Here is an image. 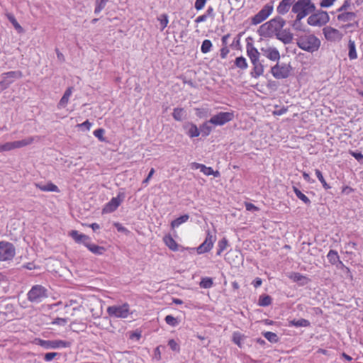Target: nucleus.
<instances>
[{"label": "nucleus", "mask_w": 363, "mask_h": 363, "mask_svg": "<svg viewBox=\"0 0 363 363\" xmlns=\"http://www.w3.org/2000/svg\"><path fill=\"white\" fill-rule=\"evenodd\" d=\"M320 40L313 34H304L296 38V45L301 50L313 53L320 46Z\"/></svg>", "instance_id": "obj_1"}, {"label": "nucleus", "mask_w": 363, "mask_h": 363, "mask_svg": "<svg viewBox=\"0 0 363 363\" xmlns=\"http://www.w3.org/2000/svg\"><path fill=\"white\" fill-rule=\"evenodd\" d=\"M315 9L314 4L311 0H298L294 3L291 11L299 16V17H306L308 14L313 13Z\"/></svg>", "instance_id": "obj_2"}, {"label": "nucleus", "mask_w": 363, "mask_h": 363, "mask_svg": "<svg viewBox=\"0 0 363 363\" xmlns=\"http://www.w3.org/2000/svg\"><path fill=\"white\" fill-rule=\"evenodd\" d=\"M48 297V289L40 284L33 286L27 294L28 300L34 303H39Z\"/></svg>", "instance_id": "obj_3"}, {"label": "nucleus", "mask_w": 363, "mask_h": 363, "mask_svg": "<svg viewBox=\"0 0 363 363\" xmlns=\"http://www.w3.org/2000/svg\"><path fill=\"white\" fill-rule=\"evenodd\" d=\"M285 24L286 21L283 18L276 16L268 22L262 24L260 26V29L264 30L267 34L274 33L275 35L283 29Z\"/></svg>", "instance_id": "obj_4"}, {"label": "nucleus", "mask_w": 363, "mask_h": 363, "mask_svg": "<svg viewBox=\"0 0 363 363\" xmlns=\"http://www.w3.org/2000/svg\"><path fill=\"white\" fill-rule=\"evenodd\" d=\"M16 255L14 245L9 242H0V261L6 262L11 260Z\"/></svg>", "instance_id": "obj_5"}, {"label": "nucleus", "mask_w": 363, "mask_h": 363, "mask_svg": "<svg viewBox=\"0 0 363 363\" xmlns=\"http://www.w3.org/2000/svg\"><path fill=\"white\" fill-rule=\"evenodd\" d=\"M107 313L110 316L117 318H125L130 315L129 305L124 303L121 306H111L107 308Z\"/></svg>", "instance_id": "obj_6"}, {"label": "nucleus", "mask_w": 363, "mask_h": 363, "mask_svg": "<svg viewBox=\"0 0 363 363\" xmlns=\"http://www.w3.org/2000/svg\"><path fill=\"white\" fill-rule=\"evenodd\" d=\"M235 117L234 112H219L218 113L213 116L209 122L215 126H221L233 120Z\"/></svg>", "instance_id": "obj_7"}, {"label": "nucleus", "mask_w": 363, "mask_h": 363, "mask_svg": "<svg viewBox=\"0 0 363 363\" xmlns=\"http://www.w3.org/2000/svg\"><path fill=\"white\" fill-rule=\"evenodd\" d=\"M38 345L45 349H57L69 347L71 343L67 341L55 340H44L41 339L37 340Z\"/></svg>", "instance_id": "obj_8"}, {"label": "nucleus", "mask_w": 363, "mask_h": 363, "mask_svg": "<svg viewBox=\"0 0 363 363\" xmlns=\"http://www.w3.org/2000/svg\"><path fill=\"white\" fill-rule=\"evenodd\" d=\"M125 194L124 192H119L116 197H113L104 207L102 212L104 213H110L115 211L121 203L125 199Z\"/></svg>", "instance_id": "obj_9"}, {"label": "nucleus", "mask_w": 363, "mask_h": 363, "mask_svg": "<svg viewBox=\"0 0 363 363\" xmlns=\"http://www.w3.org/2000/svg\"><path fill=\"white\" fill-rule=\"evenodd\" d=\"M308 23L313 26H322L329 21V16L326 11H320L311 15L308 18Z\"/></svg>", "instance_id": "obj_10"}, {"label": "nucleus", "mask_w": 363, "mask_h": 363, "mask_svg": "<svg viewBox=\"0 0 363 363\" xmlns=\"http://www.w3.org/2000/svg\"><path fill=\"white\" fill-rule=\"evenodd\" d=\"M290 66L286 64H276L271 68V73L276 79H281L287 78L290 74Z\"/></svg>", "instance_id": "obj_11"}, {"label": "nucleus", "mask_w": 363, "mask_h": 363, "mask_svg": "<svg viewBox=\"0 0 363 363\" xmlns=\"http://www.w3.org/2000/svg\"><path fill=\"white\" fill-rule=\"evenodd\" d=\"M273 9V6L269 4L264 5L263 8L252 18V24L257 25L264 21L272 13Z\"/></svg>", "instance_id": "obj_12"}, {"label": "nucleus", "mask_w": 363, "mask_h": 363, "mask_svg": "<svg viewBox=\"0 0 363 363\" xmlns=\"http://www.w3.org/2000/svg\"><path fill=\"white\" fill-rule=\"evenodd\" d=\"M216 240V235H212L211 232L208 230L205 240L196 248L197 253L203 254L209 252L212 249Z\"/></svg>", "instance_id": "obj_13"}, {"label": "nucleus", "mask_w": 363, "mask_h": 363, "mask_svg": "<svg viewBox=\"0 0 363 363\" xmlns=\"http://www.w3.org/2000/svg\"><path fill=\"white\" fill-rule=\"evenodd\" d=\"M323 34L328 41H340L342 38V33L337 29L332 27H326L323 28Z\"/></svg>", "instance_id": "obj_14"}, {"label": "nucleus", "mask_w": 363, "mask_h": 363, "mask_svg": "<svg viewBox=\"0 0 363 363\" xmlns=\"http://www.w3.org/2000/svg\"><path fill=\"white\" fill-rule=\"evenodd\" d=\"M261 52L263 53L264 56H266L269 60L272 61H277L280 58V54L278 50L276 48L272 47H267L262 48L260 49Z\"/></svg>", "instance_id": "obj_15"}, {"label": "nucleus", "mask_w": 363, "mask_h": 363, "mask_svg": "<svg viewBox=\"0 0 363 363\" xmlns=\"http://www.w3.org/2000/svg\"><path fill=\"white\" fill-rule=\"evenodd\" d=\"M251 63L253 67L250 72V76L252 78L257 79L264 73V65H262L259 59L251 61Z\"/></svg>", "instance_id": "obj_16"}, {"label": "nucleus", "mask_w": 363, "mask_h": 363, "mask_svg": "<svg viewBox=\"0 0 363 363\" xmlns=\"http://www.w3.org/2000/svg\"><path fill=\"white\" fill-rule=\"evenodd\" d=\"M276 38L284 44H290L293 41L294 35L289 29H282L275 34Z\"/></svg>", "instance_id": "obj_17"}, {"label": "nucleus", "mask_w": 363, "mask_h": 363, "mask_svg": "<svg viewBox=\"0 0 363 363\" xmlns=\"http://www.w3.org/2000/svg\"><path fill=\"white\" fill-rule=\"evenodd\" d=\"M69 235L72 237V238L77 243H82L86 246V245L89 243V242L91 240V238L82 233H79L77 230H72L69 233Z\"/></svg>", "instance_id": "obj_18"}, {"label": "nucleus", "mask_w": 363, "mask_h": 363, "mask_svg": "<svg viewBox=\"0 0 363 363\" xmlns=\"http://www.w3.org/2000/svg\"><path fill=\"white\" fill-rule=\"evenodd\" d=\"M295 0H282L277 7V11L279 14L284 15L286 13L291 6L294 5Z\"/></svg>", "instance_id": "obj_19"}, {"label": "nucleus", "mask_w": 363, "mask_h": 363, "mask_svg": "<svg viewBox=\"0 0 363 363\" xmlns=\"http://www.w3.org/2000/svg\"><path fill=\"white\" fill-rule=\"evenodd\" d=\"M247 55L249 57L250 62L259 59L260 53L256 48L250 43H247L246 45Z\"/></svg>", "instance_id": "obj_20"}, {"label": "nucleus", "mask_w": 363, "mask_h": 363, "mask_svg": "<svg viewBox=\"0 0 363 363\" xmlns=\"http://www.w3.org/2000/svg\"><path fill=\"white\" fill-rule=\"evenodd\" d=\"M289 278L294 282L298 283L301 286H304L307 284L310 279L298 272H293L289 275Z\"/></svg>", "instance_id": "obj_21"}, {"label": "nucleus", "mask_w": 363, "mask_h": 363, "mask_svg": "<svg viewBox=\"0 0 363 363\" xmlns=\"http://www.w3.org/2000/svg\"><path fill=\"white\" fill-rule=\"evenodd\" d=\"M35 186L43 191L59 192L58 187L52 182H48L47 184L36 183Z\"/></svg>", "instance_id": "obj_22"}, {"label": "nucleus", "mask_w": 363, "mask_h": 363, "mask_svg": "<svg viewBox=\"0 0 363 363\" xmlns=\"http://www.w3.org/2000/svg\"><path fill=\"white\" fill-rule=\"evenodd\" d=\"M163 241L171 250L174 252L179 250V245L170 235H164L163 238Z\"/></svg>", "instance_id": "obj_23"}, {"label": "nucleus", "mask_w": 363, "mask_h": 363, "mask_svg": "<svg viewBox=\"0 0 363 363\" xmlns=\"http://www.w3.org/2000/svg\"><path fill=\"white\" fill-rule=\"evenodd\" d=\"M185 128L187 129L186 134L190 138L198 137L200 135V128H198L197 126L194 123H189L185 125Z\"/></svg>", "instance_id": "obj_24"}, {"label": "nucleus", "mask_w": 363, "mask_h": 363, "mask_svg": "<svg viewBox=\"0 0 363 363\" xmlns=\"http://www.w3.org/2000/svg\"><path fill=\"white\" fill-rule=\"evenodd\" d=\"M357 15L354 12H342L339 15H337V18L340 21L342 22H348L354 21L356 18Z\"/></svg>", "instance_id": "obj_25"}, {"label": "nucleus", "mask_w": 363, "mask_h": 363, "mask_svg": "<svg viewBox=\"0 0 363 363\" xmlns=\"http://www.w3.org/2000/svg\"><path fill=\"white\" fill-rule=\"evenodd\" d=\"M289 326H294L296 328L308 327V326H310L311 323L309 320H308L306 319L301 318L298 320L294 319V320L289 321Z\"/></svg>", "instance_id": "obj_26"}, {"label": "nucleus", "mask_w": 363, "mask_h": 363, "mask_svg": "<svg viewBox=\"0 0 363 363\" xmlns=\"http://www.w3.org/2000/svg\"><path fill=\"white\" fill-rule=\"evenodd\" d=\"M212 129L211 123L208 120L200 125V133H201L202 136L206 137L210 135Z\"/></svg>", "instance_id": "obj_27"}, {"label": "nucleus", "mask_w": 363, "mask_h": 363, "mask_svg": "<svg viewBox=\"0 0 363 363\" xmlns=\"http://www.w3.org/2000/svg\"><path fill=\"white\" fill-rule=\"evenodd\" d=\"M92 253L95 255H102L105 249L104 247L99 246L94 244L91 243V240L89 242V243L86 246Z\"/></svg>", "instance_id": "obj_28"}, {"label": "nucleus", "mask_w": 363, "mask_h": 363, "mask_svg": "<svg viewBox=\"0 0 363 363\" xmlns=\"http://www.w3.org/2000/svg\"><path fill=\"white\" fill-rule=\"evenodd\" d=\"M272 298L270 296L267 294H262L259 297L258 305L259 306L266 307L271 305Z\"/></svg>", "instance_id": "obj_29"}, {"label": "nucleus", "mask_w": 363, "mask_h": 363, "mask_svg": "<svg viewBox=\"0 0 363 363\" xmlns=\"http://www.w3.org/2000/svg\"><path fill=\"white\" fill-rule=\"evenodd\" d=\"M189 218V216L188 214H184L183 216H181L180 217L174 219L171 223V227L172 228H178L180 225L182 223L186 222Z\"/></svg>", "instance_id": "obj_30"}, {"label": "nucleus", "mask_w": 363, "mask_h": 363, "mask_svg": "<svg viewBox=\"0 0 363 363\" xmlns=\"http://www.w3.org/2000/svg\"><path fill=\"white\" fill-rule=\"evenodd\" d=\"M33 141H34V138L33 137H28L21 140H17V141H13V142H14L15 148L17 149V148H21V147L27 146L28 145H30Z\"/></svg>", "instance_id": "obj_31"}, {"label": "nucleus", "mask_w": 363, "mask_h": 363, "mask_svg": "<svg viewBox=\"0 0 363 363\" xmlns=\"http://www.w3.org/2000/svg\"><path fill=\"white\" fill-rule=\"evenodd\" d=\"M327 258H328L329 262L333 265L337 264V262L340 259V257L338 255L337 252L334 250H330L328 252V253L327 255Z\"/></svg>", "instance_id": "obj_32"}, {"label": "nucleus", "mask_w": 363, "mask_h": 363, "mask_svg": "<svg viewBox=\"0 0 363 363\" xmlns=\"http://www.w3.org/2000/svg\"><path fill=\"white\" fill-rule=\"evenodd\" d=\"M234 64L238 68L242 69V70H245L248 67V64L247 62V60L242 56L236 57L235 60Z\"/></svg>", "instance_id": "obj_33"}, {"label": "nucleus", "mask_w": 363, "mask_h": 363, "mask_svg": "<svg viewBox=\"0 0 363 363\" xmlns=\"http://www.w3.org/2000/svg\"><path fill=\"white\" fill-rule=\"evenodd\" d=\"M157 21L160 22V30L161 31L164 30V29L167 27L169 23V16L167 13L160 14L157 17Z\"/></svg>", "instance_id": "obj_34"}, {"label": "nucleus", "mask_w": 363, "mask_h": 363, "mask_svg": "<svg viewBox=\"0 0 363 363\" xmlns=\"http://www.w3.org/2000/svg\"><path fill=\"white\" fill-rule=\"evenodd\" d=\"M293 191L296 196L301 200L305 204L310 205L311 201L310 199L304 194H303L297 187L293 186Z\"/></svg>", "instance_id": "obj_35"}, {"label": "nucleus", "mask_w": 363, "mask_h": 363, "mask_svg": "<svg viewBox=\"0 0 363 363\" xmlns=\"http://www.w3.org/2000/svg\"><path fill=\"white\" fill-rule=\"evenodd\" d=\"M349 53L348 56L350 60H354L357 57L356 47L354 40H350L348 43Z\"/></svg>", "instance_id": "obj_36"}, {"label": "nucleus", "mask_w": 363, "mask_h": 363, "mask_svg": "<svg viewBox=\"0 0 363 363\" xmlns=\"http://www.w3.org/2000/svg\"><path fill=\"white\" fill-rule=\"evenodd\" d=\"M109 0H96L94 13L99 14L104 10Z\"/></svg>", "instance_id": "obj_37"}, {"label": "nucleus", "mask_w": 363, "mask_h": 363, "mask_svg": "<svg viewBox=\"0 0 363 363\" xmlns=\"http://www.w3.org/2000/svg\"><path fill=\"white\" fill-rule=\"evenodd\" d=\"M8 20L11 22V23L13 26L16 30H18V32L21 33L23 31V28L21 26V25L18 23L17 20L16 19L15 16L11 13H7L6 14Z\"/></svg>", "instance_id": "obj_38"}, {"label": "nucleus", "mask_w": 363, "mask_h": 363, "mask_svg": "<svg viewBox=\"0 0 363 363\" xmlns=\"http://www.w3.org/2000/svg\"><path fill=\"white\" fill-rule=\"evenodd\" d=\"M213 281L211 277H203L199 283V286L202 289H210L213 286Z\"/></svg>", "instance_id": "obj_39"}, {"label": "nucleus", "mask_w": 363, "mask_h": 363, "mask_svg": "<svg viewBox=\"0 0 363 363\" xmlns=\"http://www.w3.org/2000/svg\"><path fill=\"white\" fill-rule=\"evenodd\" d=\"M184 109L183 108H175L172 113V116L177 121H182L184 115Z\"/></svg>", "instance_id": "obj_40"}, {"label": "nucleus", "mask_w": 363, "mask_h": 363, "mask_svg": "<svg viewBox=\"0 0 363 363\" xmlns=\"http://www.w3.org/2000/svg\"><path fill=\"white\" fill-rule=\"evenodd\" d=\"M263 336L270 342L276 343L279 341L277 335L273 332H264L262 333Z\"/></svg>", "instance_id": "obj_41"}, {"label": "nucleus", "mask_w": 363, "mask_h": 363, "mask_svg": "<svg viewBox=\"0 0 363 363\" xmlns=\"http://www.w3.org/2000/svg\"><path fill=\"white\" fill-rule=\"evenodd\" d=\"M201 172L207 176L213 175L216 177H218L220 176V173L218 171L215 172V171H213V169L211 167H206L204 164L203 165Z\"/></svg>", "instance_id": "obj_42"}, {"label": "nucleus", "mask_w": 363, "mask_h": 363, "mask_svg": "<svg viewBox=\"0 0 363 363\" xmlns=\"http://www.w3.org/2000/svg\"><path fill=\"white\" fill-rule=\"evenodd\" d=\"M315 173L317 178L318 179L320 182L322 184V185L325 189H329L331 188L330 186L325 180L322 172L319 169H315Z\"/></svg>", "instance_id": "obj_43"}, {"label": "nucleus", "mask_w": 363, "mask_h": 363, "mask_svg": "<svg viewBox=\"0 0 363 363\" xmlns=\"http://www.w3.org/2000/svg\"><path fill=\"white\" fill-rule=\"evenodd\" d=\"M212 43L210 40H204L201 47V51L203 54L209 52L212 48Z\"/></svg>", "instance_id": "obj_44"}, {"label": "nucleus", "mask_w": 363, "mask_h": 363, "mask_svg": "<svg viewBox=\"0 0 363 363\" xmlns=\"http://www.w3.org/2000/svg\"><path fill=\"white\" fill-rule=\"evenodd\" d=\"M228 244V242L225 238H223V239L218 241L217 250L218 255H220L226 249Z\"/></svg>", "instance_id": "obj_45"}, {"label": "nucleus", "mask_w": 363, "mask_h": 363, "mask_svg": "<svg viewBox=\"0 0 363 363\" xmlns=\"http://www.w3.org/2000/svg\"><path fill=\"white\" fill-rule=\"evenodd\" d=\"M243 335L239 332H234L233 334V342L236 344L239 347H242V340Z\"/></svg>", "instance_id": "obj_46"}, {"label": "nucleus", "mask_w": 363, "mask_h": 363, "mask_svg": "<svg viewBox=\"0 0 363 363\" xmlns=\"http://www.w3.org/2000/svg\"><path fill=\"white\" fill-rule=\"evenodd\" d=\"M164 320L167 324L172 327H176L177 325H179V320H177V318H174L171 315H167L165 317Z\"/></svg>", "instance_id": "obj_47"}, {"label": "nucleus", "mask_w": 363, "mask_h": 363, "mask_svg": "<svg viewBox=\"0 0 363 363\" xmlns=\"http://www.w3.org/2000/svg\"><path fill=\"white\" fill-rule=\"evenodd\" d=\"M303 18L304 17H299V16L296 15V20L291 24L294 30H302V23L301 21Z\"/></svg>", "instance_id": "obj_48"}, {"label": "nucleus", "mask_w": 363, "mask_h": 363, "mask_svg": "<svg viewBox=\"0 0 363 363\" xmlns=\"http://www.w3.org/2000/svg\"><path fill=\"white\" fill-rule=\"evenodd\" d=\"M13 149H16L14 142H8L4 145H0V152L10 151Z\"/></svg>", "instance_id": "obj_49"}, {"label": "nucleus", "mask_w": 363, "mask_h": 363, "mask_svg": "<svg viewBox=\"0 0 363 363\" xmlns=\"http://www.w3.org/2000/svg\"><path fill=\"white\" fill-rule=\"evenodd\" d=\"M105 130L103 128H99L94 131V135L100 141L104 142L106 140L105 138L104 137Z\"/></svg>", "instance_id": "obj_50"}, {"label": "nucleus", "mask_w": 363, "mask_h": 363, "mask_svg": "<svg viewBox=\"0 0 363 363\" xmlns=\"http://www.w3.org/2000/svg\"><path fill=\"white\" fill-rule=\"evenodd\" d=\"M168 345L172 351L179 352L180 350L179 345L174 339L168 341Z\"/></svg>", "instance_id": "obj_51"}, {"label": "nucleus", "mask_w": 363, "mask_h": 363, "mask_svg": "<svg viewBox=\"0 0 363 363\" xmlns=\"http://www.w3.org/2000/svg\"><path fill=\"white\" fill-rule=\"evenodd\" d=\"M69 100V98L62 96L59 103L57 104V108L60 109L65 108L67 105Z\"/></svg>", "instance_id": "obj_52"}, {"label": "nucleus", "mask_w": 363, "mask_h": 363, "mask_svg": "<svg viewBox=\"0 0 363 363\" xmlns=\"http://www.w3.org/2000/svg\"><path fill=\"white\" fill-rule=\"evenodd\" d=\"M349 153L352 157H354L359 162L363 163V155L361 152L350 150Z\"/></svg>", "instance_id": "obj_53"}, {"label": "nucleus", "mask_w": 363, "mask_h": 363, "mask_svg": "<svg viewBox=\"0 0 363 363\" xmlns=\"http://www.w3.org/2000/svg\"><path fill=\"white\" fill-rule=\"evenodd\" d=\"M206 3V0H196L194 7L197 11L201 10Z\"/></svg>", "instance_id": "obj_54"}, {"label": "nucleus", "mask_w": 363, "mask_h": 363, "mask_svg": "<svg viewBox=\"0 0 363 363\" xmlns=\"http://www.w3.org/2000/svg\"><path fill=\"white\" fill-rule=\"evenodd\" d=\"M220 57L222 59H225L230 52V50L228 49V46H223L222 48L220 50Z\"/></svg>", "instance_id": "obj_55"}, {"label": "nucleus", "mask_w": 363, "mask_h": 363, "mask_svg": "<svg viewBox=\"0 0 363 363\" xmlns=\"http://www.w3.org/2000/svg\"><path fill=\"white\" fill-rule=\"evenodd\" d=\"M4 75L6 76L7 77H21V72H14L11 71L6 73H4Z\"/></svg>", "instance_id": "obj_56"}, {"label": "nucleus", "mask_w": 363, "mask_h": 363, "mask_svg": "<svg viewBox=\"0 0 363 363\" xmlns=\"http://www.w3.org/2000/svg\"><path fill=\"white\" fill-rule=\"evenodd\" d=\"M58 354L57 352H48L45 354L44 359L46 362H50L54 359Z\"/></svg>", "instance_id": "obj_57"}, {"label": "nucleus", "mask_w": 363, "mask_h": 363, "mask_svg": "<svg viewBox=\"0 0 363 363\" xmlns=\"http://www.w3.org/2000/svg\"><path fill=\"white\" fill-rule=\"evenodd\" d=\"M350 6V0H345L343 4L337 9L338 12L346 11Z\"/></svg>", "instance_id": "obj_58"}, {"label": "nucleus", "mask_w": 363, "mask_h": 363, "mask_svg": "<svg viewBox=\"0 0 363 363\" xmlns=\"http://www.w3.org/2000/svg\"><path fill=\"white\" fill-rule=\"evenodd\" d=\"M245 208L248 211H259V208L255 206L252 203H245Z\"/></svg>", "instance_id": "obj_59"}, {"label": "nucleus", "mask_w": 363, "mask_h": 363, "mask_svg": "<svg viewBox=\"0 0 363 363\" xmlns=\"http://www.w3.org/2000/svg\"><path fill=\"white\" fill-rule=\"evenodd\" d=\"M67 319L62 318H57L54 320L52 322L53 324L60 325H65L67 323Z\"/></svg>", "instance_id": "obj_60"}, {"label": "nucleus", "mask_w": 363, "mask_h": 363, "mask_svg": "<svg viewBox=\"0 0 363 363\" xmlns=\"http://www.w3.org/2000/svg\"><path fill=\"white\" fill-rule=\"evenodd\" d=\"M335 0H321L320 6L321 7H329L333 4Z\"/></svg>", "instance_id": "obj_61"}, {"label": "nucleus", "mask_w": 363, "mask_h": 363, "mask_svg": "<svg viewBox=\"0 0 363 363\" xmlns=\"http://www.w3.org/2000/svg\"><path fill=\"white\" fill-rule=\"evenodd\" d=\"M78 126L81 127L82 128H83L86 130H89L91 126V123L88 120H86L84 122H83L82 123L79 124Z\"/></svg>", "instance_id": "obj_62"}, {"label": "nucleus", "mask_w": 363, "mask_h": 363, "mask_svg": "<svg viewBox=\"0 0 363 363\" xmlns=\"http://www.w3.org/2000/svg\"><path fill=\"white\" fill-rule=\"evenodd\" d=\"M337 268L338 269H343V270H345L347 271V272H350V269L346 267L344 263L340 260L339 259V261L337 262V264H335Z\"/></svg>", "instance_id": "obj_63"}, {"label": "nucleus", "mask_w": 363, "mask_h": 363, "mask_svg": "<svg viewBox=\"0 0 363 363\" xmlns=\"http://www.w3.org/2000/svg\"><path fill=\"white\" fill-rule=\"evenodd\" d=\"M262 284V280L261 278L259 277H257L254 279V281L252 282V284L253 285V286L255 288H258Z\"/></svg>", "instance_id": "obj_64"}]
</instances>
